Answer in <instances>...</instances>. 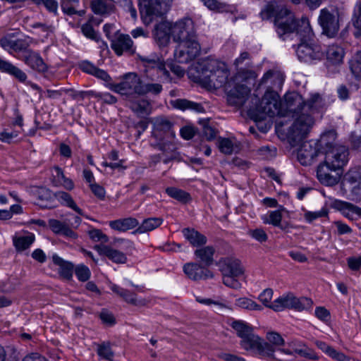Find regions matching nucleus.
I'll return each instance as SVG.
<instances>
[{
    "label": "nucleus",
    "mask_w": 361,
    "mask_h": 361,
    "mask_svg": "<svg viewBox=\"0 0 361 361\" xmlns=\"http://www.w3.org/2000/svg\"><path fill=\"white\" fill-rule=\"evenodd\" d=\"M187 277L194 281L207 280L214 277L213 272H185Z\"/></svg>",
    "instance_id": "obj_58"
},
{
    "label": "nucleus",
    "mask_w": 361,
    "mask_h": 361,
    "mask_svg": "<svg viewBox=\"0 0 361 361\" xmlns=\"http://www.w3.org/2000/svg\"><path fill=\"white\" fill-rule=\"evenodd\" d=\"M235 305L239 307L248 310L261 311L263 309L260 305L247 298H240L237 299Z\"/></svg>",
    "instance_id": "obj_46"
},
{
    "label": "nucleus",
    "mask_w": 361,
    "mask_h": 361,
    "mask_svg": "<svg viewBox=\"0 0 361 361\" xmlns=\"http://www.w3.org/2000/svg\"><path fill=\"white\" fill-rule=\"evenodd\" d=\"M81 31L86 37L95 41H99V37L98 34L94 30L92 24L88 21L82 25Z\"/></svg>",
    "instance_id": "obj_59"
},
{
    "label": "nucleus",
    "mask_w": 361,
    "mask_h": 361,
    "mask_svg": "<svg viewBox=\"0 0 361 361\" xmlns=\"http://www.w3.org/2000/svg\"><path fill=\"white\" fill-rule=\"evenodd\" d=\"M231 326L241 340L253 331V328L250 325L240 320L233 321Z\"/></svg>",
    "instance_id": "obj_41"
},
{
    "label": "nucleus",
    "mask_w": 361,
    "mask_h": 361,
    "mask_svg": "<svg viewBox=\"0 0 361 361\" xmlns=\"http://www.w3.org/2000/svg\"><path fill=\"white\" fill-rule=\"evenodd\" d=\"M163 90L162 85L158 82H145L141 80V84L139 89L138 95H146L152 94L154 95L159 94Z\"/></svg>",
    "instance_id": "obj_39"
},
{
    "label": "nucleus",
    "mask_w": 361,
    "mask_h": 361,
    "mask_svg": "<svg viewBox=\"0 0 361 361\" xmlns=\"http://www.w3.org/2000/svg\"><path fill=\"white\" fill-rule=\"evenodd\" d=\"M196 301L199 303L205 305H214L217 306L219 310H222L228 307V305L224 300H214L210 298H202L200 297H196Z\"/></svg>",
    "instance_id": "obj_56"
},
{
    "label": "nucleus",
    "mask_w": 361,
    "mask_h": 361,
    "mask_svg": "<svg viewBox=\"0 0 361 361\" xmlns=\"http://www.w3.org/2000/svg\"><path fill=\"white\" fill-rule=\"evenodd\" d=\"M32 28L39 29L44 37H49L55 31V27L51 24L35 23L31 25Z\"/></svg>",
    "instance_id": "obj_53"
},
{
    "label": "nucleus",
    "mask_w": 361,
    "mask_h": 361,
    "mask_svg": "<svg viewBox=\"0 0 361 361\" xmlns=\"http://www.w3.org/2000/svg\"><path fill=\"white\" fill-rule=\"evenodd\" d=\"M92 11L97 15L106 16L114 11V5L106 0H93L91 4Z\"/></svg>",
    "instance_id": "obj_35"
},
{
    "label": "nucleus",
    "mask_w": 361,
    "mask_h": 361,
    "mask_svg": "<svg viewBox=\"0 0 361 361\" xmlns=\"http://www.w3.org/2000/svg\"><path fill=\"white\" fill-rule=\"evenodd\" d=\"M0 71L16 78L21 82H24L27 80L26 73L11 63L2 60L0 58Z\"/></svg>",
    "instance_id": "obj_29"
},
{
    "label": "nucleus",
    "mask_w": 361,
    "mask_h": 361,
    "mask_svg": "<svg viewBox=\"0 0 361 361\" xmlns=\"http://www.w3.org/2000/svg\"><path fill=\"white\" fill-rule=\"evenodd\" d=\"M328 215V211L326 209L323 208L321 210L316 211V212H306L304 214V217L305 220L309 222L312 223L314 220L324 217Z\"/></svg>",
    "instance_id": "obj_60"
},
{
    "label": "nucleus",
    "mask_w": 361,
    "mask_h": 361,
    "mask_svg": "<svg viewBox=\"0 0 361 361\" xmlns=\"http://www.w3.org/2000/svg\"><path fill=\"white\" fill-rule=\"evenodd\" d=\"M35 236L32 233H28L25 235H14L13 237V244L18 252H21L28 249L35 242Z\"/></svg>",
    "instance_id": "obj_31"
},
{
    "label": "nucleus",
    "mask_w": 361,
    "mask_h": 361,
    "mask_svg": "<svg viewBox=\"0 0 361 361\" xmlns=\"http://www.w3.org/2000/svg\"><path fill=\"white\" fill-rule=\"evenodd\" d=\"M140 84L141 79L137 73H128L123 75L121 82L109 84L108 87L111 90L126 97L127 99L129 96L138 95Z\"/></svg>",
    "instance_id": "obj_10"
},
{
    "label": "nucleus",
    "mask_w": 361,
    "mask_h": 361,
    "mask_svg": "<svg viewBox=\"0 0 361 361\" xmlns=\"http://www.w3.org/2000/svg\"><path fill=\"white\" fill-rule=\"evenodd\" d=\"M250 90L246 85H236L227 94V100L229 104L236 106H242L246 102Z\"/></svg>",
    "instance_id": "obj_20"
},
{
    "label": "nucleus",
    "mask_w": 361,
    "mask_h": 361,
    "mask_svg": "<svg viewBox=\"0 0 361 361\" xmlns=\"http://www.w3.org/2000/svg\"><path fill=\"white\" fill-rule=\"evenodd\" d=\"M338 169H333L330 164L326 163L324 160L321 163L317 169V176L321 183L326 185H334L340 180Z\"/></svg>",
    "instance_id": "obj_16"
},
{
    "label": "nucleus",
    "mask_w": 361,
    "mask_h": 361,
    "mask_svg": "<svg viewBox=\"0 0 361 361\" xmlns=\"http://www.w3.org/2000/svg\"><path fill=\"white\" fill-rule=\"evenodd\" d=\"M111 49L118 56L123 53L132 54L135 52L133 42L128 35L116 33V36L111 39Z\"/></svg>",
    "instance_id": "obj_17"
},
{
    "label": "nucleus",
    "mask_w": 361,
    "mask_h": 361,
    "mask_svg": "<svg viewBox=\"0 0 361 361\" xmlns=\"http://www.w3.org/2000/svg\"><path fill=\"white\" fill-rule=\"evenodd\" d=\"M285 114L283 116H290L293 119L290 126L287 137L290 144L295 147L305 139L314 125V114L324 109V101L318 93L311 94L305 101L302 95L293 92L284 97Z\"/></svg>",
    "instance_id": "obj_1"
},
{
    "label": "nucleus",
    "mask_w": 361,
    "mask_h": 361,
    "mask_svg": "<svg viewBox=\"0 0 361 361\" xmlns=\"http://www.w3.org/2000/svg\"><path fill=\"white\" fill-rule=\"evenodd\" d=\"M313 304L310 298L302 297L297 298L293 293L284 294L274 301L272 310L280 312L284 309H293L297 311H303L312 307Z\"/></svg>",
    "instance_id": "obj_9"
},
{
    "label": "nucleus",
    "mask_w": 361,
    "mask_h": 361,
    "mask_svg": "<svg viewBox=\"0 0 361 361\" xmlns=\"http://www.w3.org/2000/svg\"><path fill=\"white\" fill-rule=\"evenodd\" d=\"M315 140L304 142L298 151V159L303 166L312 164L319 154V149Z\"/></svg>",
    "instance_id": "obj_15"
},
{
    "label": "nucleus",
    "mask_w": 361,
    "mask_h": 361,
    "mask_svg": "<svg viewBox=\"0 0 361 361\" xmlns=\"http://www.w3.org/2000/svg\"><path fill=\"white\" fill-rule=\"evenodd\" d=\"M97 354L103 359L111 361L114 357V352L109 343H102L97 345Z\"/></svg>",
    "instance_id": "obj_49"
},
{
    "label": "nucleus",
    "mask_w": 361,
    "mask_h": 361,
    "mask_svg": "<svg viewBox=\"0 0 361 361\" xmlns=\"http://www.w3.org/2000/svg\"><path fill=\"white\" fill-rule=\"evenodd\" d=\"M171 105L173 108L182 111L192 110L197 113L204 111V109L200 103L194 102L186 99H176L171 100Z\"/></svg>",
    "instance_id": "obj_27"
},
{
    "label": "nucleus",
    "mask_w": 361,
    "mask_h": 361,
    "mask_svg": "<svg viewBox=\"0 0 361 361\" xmlns=\"http://www.w3.org/2000/svg\"><path fill=\"white\" fill-rule=\"evenodd\" d=\"M337 133L334 130H330L322 133L319 140L316 141L318 146L325 153L326 150L341 146L336 142Z\"/></svg>",
    "instance_id": "obj_26"
},
{
    "label": "nucleus",
    "mask_w": 361,
    "mask_h": 361,
    "mask_svg": "<svg viewBox=\"0 0 361 361\" xmlns=\"http://www.w3.org/2000/svg\"><path fill=\"white\" fill-rule=\"evenodd\" d=\"M163 223V219L159 217H152L145 219L142 223L135 230L136 233H143L151 231L158 228Z\"/></svg>",
    "instance_id": "obj_38"
},
{
    "label": "nucleus",
    "mask_w": 361,
    "mask_h": 361,
    "mask_svg": "<svg viewBox=\"0 0 361 361\" xmlns=\"http://www.w3.org/2000/svg\"><path fill=\"white\" fill-rule=\"evenodd\" d=\"M142 62L145 77L150 81L164 82L170 81V73L166 68L164 61L156 54L138 55Z\"/></svg>",
    "instance_id": "obj_5"
},
{
    "label": "nucleus",
    "mask_w": 361,
    "mask_h": 361,
    "mask_svg": "<svg viewBox=\"0 0 361 361\" xmlns=\"http://www.w3.org/2000/svg\"><path fill=\"white\" fill-rule=\"evenodd\" d=\"M243 272H226L222 275L223 283L228 287L238 289L240 288L241 284L238 279L242 276Z\"/></svg>",
    "instance_id": "obj_40"
},
{
    "label": "nucleus",
    "mask_w": 361,
    "mask_h": 361,
    "mask_svg": "<svg viewBox=\"0 0 361 361\" xmlns=\"http://www.w3.org/2000/svg\"><path fill=\"white\" fill-rule=\"evenodd\" d=\"M324 154L326 164L341 170L348 161L349 152L345 146L341 145L326 150Z\"/></svg>",
    "instance_id": "obj_13"
},
{
    "label": "nucleus",
    "mask_w": 361,
    "mask_h": 361,
    "mask_svg": "<svg viewBox=\"0 0 361 361\" xmlns=\"http://www.w3.org/2000/svg\"><path fill=\"white\" fill-rule=\"evenodd\" d=\"M218 264L225 271H241L242 269L240 262L237 259L224 258Z\"/></svg>",
    "instance_id": "obj_43"
},
{
    "label": "nucleus",
    "mask_w": 361,
    "mask_h": 361,
    "mask_svg": "<svg viewBox=\"0 0 361 361\" xmlns=\"http://www.w3.org/2000/svg\"><path fill=\"white\" fill-rule=\"evenodd\" d=\"M189 73L196 82L216 89L227 82L229 75L226 65L214 59L197 62L190 68Z\"/></svg>",
    "instance_id": "obj_4"
},
{
    "label": "nucleus",
    "mask_w": 361,
    "mask_h": 361,
    "mask_svg": "<svg viewBox=\"0 0 361 361\" xmlns=\"http://www.w3.org/2000/svg\"><path fill=\"white\" fill-rule=\"evenodd\" d=\"M111 228L120 232H125L130 229L135 228L139 225L138 221L135 218L128 217L120 219L109 221Z\"/></svg>",
    "instance_id": "obj_28"
},
{
    "label": "nucleus",
    "mask_w": 361,
    "mask_h": 361,
    "mask_svg": "<svg viewBox=\"0 0 361 361\" xmlns=\"http://www.w3.org/2000/svg\"><path fill=\"white\" fill-rule=\"evenodd\" d=\"M219 150L226 154H231L234 151V145L228 138H220L219 140Z\"/></svg>",
    "instance_id": "obj_55"
},
{
    "label": "nucleus",
    "mask_w": 361,
    "mask_h": 361,
    "mask_svg": "<svg viewBox=\"0 0 361 361\" xmlns=\"http://www.w3.org/2000/svg\"><path fill=\"white\" fill-rule=\"evenodd\" d=\"M52 261L61 269V271H89L88 267L83 264H80L75 268L73 263L64 260L56 254L53 255Z\"/></svg>",
    "instance_id": "obj_37"
},
{
    "label": "nucleus",
    "mask_w": 361,
    "mask_h": 361,
    "mask_svg": "<svg viewBox=\"0 0 361 361\" xmlns=\"http://www.w3.org/2000/svg\"><path fill=\"white\" fill-rule=\"evenodd\" d=\"M270 82L271 88L281 89L283 82V76L277 72L273 71H267L260 81V85L266 84Z\"/></svg>",
    "instance_id": "obj_36"
},
{
    "label": "nucleus",
    "mask_w": 361,
    "mask_h": 361,
    "mask_svg": "<svg viewBox=\"0 0 361 361\" xmlns=\"http://www.w3.org/2000/svg\"><path fill=\"white\" fill-rule=\"evenodd\" d=\"M318 22L322 33L329 37H334L339 30V20L337 11L323 8L320 11Z\"/></svg>",
    "instance_id": "obj_11"
},
{
    "label": "nucleus",
    "mask_w": 361,
    "mask_h": 361,
    "mask_svg": "<svg viewBox=\"0 0 361 361\" xmlns=\"http://www.w3.org/2000/svg\"><path fill=\"white\" fill-rule=\"evenodd\" d=\"M36 4H42L44 7L55 15L57 14L58 3L56 0H32Z\"/></svg>",
    "instance_id": "obj_61"
},
{
    "label": "nucleus",
    "mask_w": 361,
    "mask_h": 361,
    "mask_svg": "<svg viewBox=\"0 0 361 361\" xmlns=\"http://www.w3.org/2000/svg\"><path fill=\"white\" fill-rule=\"evenodd\" d=\"M140 13L145 24H149L156 17L164 16L172 0H138Z\"/></svg>",
    "instance_id": "obj_8"
},
{
    "label": "nucleus",
    "mask_w": 361,
    "mask_h": 361,
    "mask_svg": "<svg viewBox=\"0 0 361 361\" xmlns=\"http://www.w3.org/2000/svg\"><path fill=\"white\" fill-rule=\"evenodd\" d=\"M344 55L345 51L342 47L335 44L329 45L326 50L328 65H341L343 63Z\"/></svg>",
    "instance_id": "obj_24"
},
{
    "label": "nucleus",
    "mask_w": 361,
    "mask_h": 361,
    "mask_svg": "<svg viewBox=\"0 0 361 361\" xmlns=\"http://www.w3.org/2000/svg\"><path fill=\"white\" fill-rule=\"evenodd\" d=\"M361 181V172L356 169H350L347 172L343 178V184H349L353 188L357 187Z\"/></svg>",
    "instance_id": "obj_42"
},
{
    "label": "nucleus",
    "mask_w": 361,
    "mask_h": 361,
    "mask_svg": "<svg viewBox=\"0 0 361 361\" xmlns=\"http://www.w3.org/2000/svg\"><path fill=\"white\" fill-rule=\"evenodd\" d=\"M262 19L274 16V26L278 37L282 40L292 39L295 36L310 38L312 35L310 21L307 17L297 19L293 13L286 8L276 11L273 4L267 5L260 13Z\"/></svg>",
    "instance_id": "obj_2"
},
{
    "label": "nucleus",
    "mask_w": 361,
    "mask_h": 361,
    "mask_svg": "<svg viewBox=\"0 0 361 361\" xmlns=\"http://www.w3.org/2000/svg\"><path fill=\"white\" fill-rule=\"evenodd\" d=\"M166 192L171 197L183 202H187L190 200V195L183 190L174 187H169L166 189Z\"/></svg>",
    "instance_id": "obj_45"
},
{
    "label": "nucleus",
    "mask_w": 361,
    "mask_h": 361,
    "mask_svg": "<svg viewBox=\"0 0 361 361\" xmlns=\"http://www.w3.org/2000/svg\"><path fill=\"white\" fill-rule=\"evenodd\" d=\"M214 253V247L210 245L197 249L195 251V255L200 260V263H186L183 266V271H197L199 269H207L208 267L212 264L214 262L213 257Z\"/></svg>",
    "instance_id": "obj_12"
},
{
    "label": "nucleus",
    "mask_w": 361,
    "mask_h": 361,
    "mask_svg": "<svg viewBox=\"0 0 361 361\" xmlns=\"http://www.w3.org/2000/svg\"><path fill=\"white\" fill-rule=\"evenodd\" d=\"M21 60L35 71L44 73L48 69L47 64L44 63L39 54L32 49L23 53L21 56Z\"/></svg>",
    "instance_id": "obj_19"
},
{
    "label": "nucleus",
    "mask_w": 361,
    "mask_h": 361,
    "mask_svg": "<svg viewBox=\"0 0 361 361\" xmlns=\"http://www.w3.org/2000/svg\"><path fill=\"white\" fill-rule=\"evenodd\" d=\"M172 37L178 44L174 56L178 63H185L195 59L200 53L194 24L190 18H185L172 24Z\"/></svg>",
    "instance_id": "obj_3"
},
{
    "label": "nucleus",
    "mask_w": 361,
    "mask_h": 361,
    "mask_svg": "<svg viewBox=\"0 0 361 361\" xmlns=\"http://www.w3.org/2000/svg\"><path fill=\"white\" fill-rule=\"evenodd\" d=\"M173 126L172 123L164 117H157L154 121V128L157 131L170 132Z\"/></svg>",
    "instance_id": "obj_48"
},
{
    "label": "nucleus",
    "mask_w": 361,
    "mask_h": 361,
    "mask_svg": "<svg viewBox=\"0 0 361 361\" xmlns=\"http://www.w3.org/2000/svg\"><path fill=\"white\" fill-rule=\"evenodd\" d=\"M154 37L161 46H166L172 37V23L167 21L156 25L154 30Z\"/></svg>",
    "instance_id": "obj_23"
},
{
    "label": "nucleus",
    "mask_w": 361,
    "mask_h": 361,
    "mask_svg": "<svg viewBox=\"0 0 361 361\" xmlns=\"http://www.w3.org/2000/svg\"><path fill=\"white\" fill-rule=\"evenodd\" d=\"M183 233L184 237L194 247H200L207 243L206 236L193 228H184Z\"/></svg>",
    "instance_id": "obj_30"
},
{
    "label": "nucleus",
    "mask_w": 361,
    "mask_h": 361,
    "mask_svg": "<svg viewBox=\"0 0 361 361\" xmlns=\"http://www.w3.org/2000/svg\"><path fill=\"white\" fill-rule=\"evenodd\" d=\"M262 220L264 224H271L276 227H281V222L282 220L281 212L279 210L271 211L268 216H262Z\"/></svg>",
    "instance_id": "obj_47"
},
{
    "label": "nucleus",
    "mask_w": 361,
    "mask_h": 361,
    "mask_svg": "<svg viewBox=\"0 0 361 361\" xmlns=\"http://www.w3.org/2000/svg\"><path fill=\"white\" fill-rule=\"evenodd\" d=\"M273 290L271 288H266L259 295L258 300L266 307L272 310L274 302H271Z\"/></svg>",
    "instance_id": "obj_52"
},
{
    "label": "nucleus",
    "mask_w": 361,
    "mask_h": 361,
    "mask_svg": "<svg viewBox=\"0 0 361 361\" xmlns=\"http://www.w3.org/2000/svg\"><path fill=\"white\" fill-rule=\"evenodd\" d=\"M350 69L353 75L361 79V51H357L349 61Z\"/></svg>",
    "instance_id": "obj_44"
},
{
    "label": "nucleus",
    "mask_w": 361,
    "mask_h": 361,
    "mask_svg": "<svg viewBox=\"0 0 361 361\" xmlns=\"http://www.w3.org/2000/svg\"><path fill=\"white\" fill-rule=\"evenodd\" d=\"M89 236L91 240L94 242H100V245H104L109 242V237L104 234L101 230L94 228L88 232Z\"/></svg>",
    "instance_id": "obj_54"
},
{
    "label": "nucleus",
    "mask_w": 361,
    "mask_h": 361,
    "mask_svg": "<svg viewBox=\"0 0 361 361\" xmlns=\"http://www.w3.org/2000/svg\"><path fill=\"white\" fill-rule=\"evenodd\" d=\"M88 94L94 96L96 98H99V99H101L103 102H104L106 104H115L117 102L116 98L114 95L111 94L110 93H107V92H106V93H102V92L94 93L93 92H90Z\"/></svg>",
    "instance_id": "obj_63"
},
{
    "label": "nucleus",
    "mask_w": 361,
    "mask_h": 361,
    "mask_svg": "<svg viewBox=\"0 0 361 361\" xmlns=\"http://www.w3.org/2000/svg\"><path fill=\"white\" fill-rule=\"evenodd\" d=\"M52 183L55 186H62L67 190L74 188L73 180L65 176L63 170L59 166H54L51 169Z\"/></svg>",
    "instance_id": "obj_25"
},
{
    "label": "nucleus",
    "mask_w": 361,
    "mask_h": 361,
    "mask_svg": "<svg viewBox=\"0 0 361 361\" xmlns=\"http://www.w3.org/2000/svg\"><path fill=\"white\" fill-rule=\"evenodd\" d=\"M94 249L102 256L106 257L109 259L116 264H125L127 262L126 255L110 246L105 245H96Z\"/></svg>",
    "instance_id": "obj_21"
},
{
    "label": "nucleus",
    "mask_w": 361,
    "mask_h": 361,
    "mask_svg": "<svg viewBox=\"0 0 361 361\" xmlns=\"http://www.w3.org/2000/svg\"><path fill=\"white\" fill-rule=\"evenodd\" d=\"M54 197L59 202H60L61 204L73 209L80 215H83L82 210L77 206L71 195L68 192L64 191H58L54 194Z\"/></svg>",
    "instance_id": "obj_34"
},
{
    "label": "nucleus",
    "mask_w": 361,
    "mask_h": 361,
    "mask_svg": "<svg viewBox=\"0 0 361 361\" xmlns=\"http://www.w3.org/2000/svg\"><path fill=\"white\" fill-rule=\"evenodd\" d=\"M342 214L350 220H356L361 218V208L350 202Z\"/></svg>",
    "instance_id": "obj_51"
},
{
    "label": "nucleus",
    "mask_w": 361,
    "mask_h": 361,
    "mask_svg": "<svg viewBox=\"0 0 361 361\" xmlns=\"http://www.w3.org/2000/svg\"><path fill=\"white\" fill-rule=\"evenodd\" d=\"M279 96L276 91L267 90L263 96L259 109L269 117H274L281 114Z\"/></svg>",
    "instance_id": "obj_14"
},
{
    "label": "nucleus",
    "mask_w": 361,
    "mask_h": 361,
    "mask_svg": "<svg viewBox=\"0 0 361 361\" xmlns=\"http://www.w3.org/2000/svg\"><path fill=\"white\" fill-rule=\"evenodd\" d=\"M54 194L47 188H42L39 191V200L37 204L45 209H53L56 207Z\"/></svg>",
    "instance_id": "obj_33"
},
{
    "label": "nucleus",
    "mask_w": 361,
    "mask_h": 361,
    "mask_svg": "<svg viewBox=\"0 0 361 361\" xmlns=\"http://www.w3.org/2000/svg\"><path fill=\"white\" fill-rule=\"evenodd\" d=\"M240 345L245 350H257L260 355L266 357L270 361H285L274 354L275 350L272 345L265 342L254 331L240 340Z\"/></svg>",
    "instance_id": "obj_7"
},
{
    "label": "nucleus",
    "mask_w": 361,
    "mask_h": 361,
    "mask_svg": "<svg viewBox=\"0 0 361 361\" xmlns=\"http://www.w3.org/2000/svg\"><path fill=\"white\" fill-rule=\"evenodd\" d=\"M266 338L268 341L267 343L272 345L275 350L274 354L282 357L285 361H287L284 357L285 355H291L293 353L288 349L280 348L285 343V341L282 336L277 332L271 331L267 334Z\"/></svg>",
    "instance_id": "obj_22"
},
{
    "label": "nucleus",
    "mask_w": 361,
    "mask_h": 361,
    "mask_svg": "<svg viewBox=\"0 0 361 361\" xmlns=\"http://www.w3.org/2000/svg\"><path fill=\"white\" fill-rule=\"evenodd\" d=\"M126 100V106L140 118H145L152 112V107L147 99L134 95L129 96V98Z\"/></svg>",
    "instance_id": "obj_18"
},
{
    "label": "nucleus",
    "mask_w": 361,
    "mask_h": 361,
    "mask_svg": "<svg viewBox=\"0 0 361 361\" xmlns=\"http://www.w3.org/2000/svg\"><path fill=\"white\" fill-rule=\"evenodd\" d=\"M78 5L79 0H61L62 11L68 16L74 15Z\"/></svg>",
    "instance_id": "obj_50"
},
{
    "label": "nucleus",
    "mask_w": 361,
    "mask_h": 361,
    "mask_svg": "<svg viewBox=\"0 0 361 361\" xmlns=\"http://www.w3.org/2000/svg\"><path fill=\"white\" fill-rule=\"evenodd\" d=\"M204 4L210 10L216 11L218 12L226 11V6L216 0H201Z\"/></svg>",
    "instance_id": "obj_62"
},
{
    "label": "nucleus",
    "mask_w": 361,
    "mask_h": 361,
    "mask_svg": "<svg viewBox=\"0 0 361 361\" xmlns=\"http://www.w3.org/2000/svg\"><path fill=\"white\" fill-rule=\"evenodd\" d=\"M300 43L298 45L295 52L298 59L305 63H313L324 58V51L320 44L314 40V33L308 37L298 39Z\"/></svg>",
    "instance_id": "obj_6"
},
{
    "label": "nucleus",
    "mask_w": 361,
    "mask_h": 361,
    "mask_svg": "<svg viewBox=\"0 0 361 361\" xmlns=\"http://www.w3.org/2000/svg\"><path fill=\"white\" fill-rule=\"evenodd\" d=\"M294 352L307 360H317L319 358L312 349L306 346H304L301 348H296L295 349Z\"/></svg>",
    "instance_id": "obj_57"
},
{
    "label": "nucleus",
    "mask_w": 361,
    "mask_h": 361,
    "mask_svg": "<svg viewBox=\"0 0 361 361\" xmlns=\"http://www.w3.org/2000/svg\"><path fill=\"white\" fill-rule=\"evenodd\" d=\"M30 47V42L25 39H18L14 41L13 51L16 52L23 51L25 53L26 51L31 50L28 49Z\"/></svg>",
    "instance_id": "obj_64"
},
{
    "label": "nucleus",
    "mask_w": 361,
    "mask_h": 361,
    "mask_svg": "<svg viewBox=\"0 0 361 361\" xmlns=\"http://www.w3.org/2000/svg\"><path fill=\"white\" fill-rule=\"evenodd\" d=\"M80 68L83 72L92 75L105 82H108L111 80L110 75L105 71L97 68L88 61L82 62L80 64Z\"/></svg>",
    "instance_id": "obj_32"
}]
</instances>
